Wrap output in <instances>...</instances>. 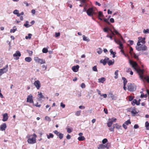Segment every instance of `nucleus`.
<instances>
[{
	"mask_svg": "<svg viewBox=\"0 0 149 149\" xmlns=\"http://www.w3.org/2000/svg\"><path fill=\"white\" fill-rule=\"evenodd\" d=\"M129 63L132 65V67L138 73L139 77L143 78L142 74L144 73V70L141 69L139 68V66L136 62L133 61L131 60H129Z\"/></svg>",
	"mask_w": 149,
	"mask_h": 149,
	"instance_id": "1",
	"label": "nucleus"
},
{
	"mask_svg": "<svg viewBox=\"0 0 149 149\" xmlns=\"http://www.w3.org/2000/svg\"><path fill=\"white\" fill-rule=\"evenodd\" d=\"M136 49L138 51H145L147 50V47L145 45H137L136 46Z\"/></svg>",
	"mask_w": 149,
	"mask_h": 149,
	"instance_id": "2",
	"label": "nucleus"
},
{
	"mask_svg": "<svg viewBox=\"0 0 149 149\" xmlns=\"http://www.w3.org/2000/svg\"><path fill=\"white\" fill-rule=\"evenodd\" d=\"M87 15L91 17L93 16L94 14V10L93 8H89L86 11Z\"/></svg>",
	"mask_w": 149,
	"mask_h": 149,
	"instance_id": "3",
	"label": "nucleus"
},
{
	"mask_svg": "<svg viewBox=\"0 0 149 149\" xmlns=\"http://www.w3.org/2000/svg\"><path fill=\"white\" fill-rule=\"evenodd\" d=\"M34 60L36 62L40 63V64H43L45 63V61L44 59L39 58L37 56H35L34 57Z\"/></svg>",
	"mask_w": 149,
	"mask_h": 149,
	"instance_id": "4",
	"label": "nucleus"
},
{
	"mask_svg": "<svg viewBox=\"0 0 149 149\" xmlns=\"http://www.w3.org/2000/svg\"><path fill=\"white\" fill-rule=\"evenodd\" d=\"M8 65H6L5 67L2 69H0V76L3 74L6 73L8 70Z\"/></svg>",
	"mask_w": 149,
	"mask_h": 149,
	"instance_id": "5",
	"label": "nucleus"
},
{
	"mask_svg": "<svg viewBox=\"0 0 149 149\" xmlns=\"http://www.w3.org/2000/svg\"><path fill=\"white\" fill-rule=\"evenodd\" d=\"M145 38H142V37H139L138 42L137 43V45H141V43H142L143 44H144L146 42L145 41Z\"/></svg>",
	"mask_w": 149,
	"mask_h": 149,
	"instance_id": "6",
	"label": "nucleus"
},
{
	"mask_svg": "<svg viewBox=\"0 0 149 149\" xmlns=\"http://www.w3.org/2000/svg\"><path fill=\"white\" fill-rule=\"evenodd\" d=\"M26 102H29L30 103H33V96L31 94H30L28 96Z\"/></svg>",
	"mask_w": 149,
	"mask_h": 149,
	"instance_id": "7",
	"label": "nucleus"
},
{
	"mask_svg": "<svg viewBox=\"0 0 149 149\" xmlns=\"http://www.w3.org/2000/svg\"><path fill=\"white\" fill-rule=\"evenodd\" d=\"M34 84L37 89H39L41 86V84L39 80H38L35 81Z\"/></svg>",
	"mask_w": 149,
	"mask_h": 149,
	"instance_id": "8",
	"label": "nucleus"
},
{
	"mask_svg": "<svg viewBox=\"0 0 149 149\" xmlns=\"http://www.w3.org/2000/svg\"><path fill=\"white\" fill-rule=\"evenodd\" d=\"M27 142L29 143L33 144L36 143V140L35 137L29 139L27 140Z\"/></svg>",
	"mask_w": 149,
	"mask_h": 149,
	"instance_id": "9",
	"label": "nucleus"
},
{
	"mask_svg": "<svg viewBox=\"0 0 149 149\" xmlns=\"http://www.w3.org/2000/svg\"><path fill=\"white\" fill-rule=\"evenodd\" d=\"M109 58L107 57H106L104 59H102L100 61V62L102 63L104 65H106L107 63L108 62Z\"/></svg>",
	"mask_w": 149,
	"mask_h": 149,
	"instance_id": "10",
	"label": "nucleus"
},
{
	"mask_svg": "<svg viewBox=\"0 0 149 149\" xmlns=\"http://www.w3.org/2000/svg\"><path fill=\"white\" fill-rule=\"evenodd\" d=\"M79 67V66L78 65H77L76 66H73L72 67V69L74 72H77L78 71Z\"/></svg>",
	"mask_w": 149,
	"mask_h": 149,
	"instance_id": "11",
	"label": "nucleus"
},
{
	"mask_svg": "<svg viewBox=\"0 0 149 149\" xmlns=\"http://www.w3.org/2000/svg\"><path fill=\"white\" fill-rule=\"evenodd\" d=\"M128 90L131 91L134 90V87L131 84H128L127 85Z\"/></svg>",
	"mask_w": 149,
	"mask_h": 149,
	"instance_id": "12",
	"label": "nucleus"
},
{
	"mask_svg": "<svg viewBox=\"0 0 149 149\" xmlns=\"http://www.w3.org/2000/svg\"><path fill=\"white\" fill-rule=\"evenodd\" d=\"M8 119V115L7 113H5L3 115V118L2 120L4 121H6Z\"/></svg>",
	"mask_w": 149,
	"mask_h": 149,
	"instance_id": "13",
	"label": "nucleus"
},
{
	"mask_svg": "<svg viewBox=\"0 0 149 149\" xmlns=\"http://www.w3.org/2000/svg\"><path fill=\"white\" fill-rule=\"evenodd\" d=\"M6 127V123H4L3 124L1 125L0 126V129L1 131H4L5 130V129Z\"/></svg>",
	"mask_w": 149,
	"mask_h": 149,
	"instance_id": "14",
	"label": "nucleus"
},
{
	"mask_svg": "<svg viewBox=\"0 0 149 149\" xmlns=\"http://www.w3.org/2000/svg\"><path fill=\"white\" fill-rule=\"evenodd\" d=\"M21 56V53L19 51H17L15 53L13 54V56L14 57H17V56L20 57Z\"/></svg>",
	"mask_w": 149,
	"mask_h": 149,
	"instance_id": "15",
	"label": "nucleus"
},
{
	"mask_svg": "<svg viewBox=\"0 0 149 149\" xmlns=\"http://www.w3.org/2000/svg\"><path fill=\"white\" fill-rule=\"evenodd\" d=\"M143 78H141V77H140V79L142 80L145 79L149 83V76H148L146 77H143V74H142Z\"/></svg>",
	"mask_w": 149,
	"mask_h": 149,
	"instance_id": "16",
	"label": "nucleus"
},
{
	"mask_svg": "<svg viewBox=\"0 0 149 149\" xmlns=\"http://www.w3.org/2000/svg\"><path fill=\"white\" fill-rule=\"evenodd\" d=\"M103 16L104 15L103 14L102 12L100 11H99L98 13V15L99 19L100 20H102V19L101 17H103Z\"/></svg>",
	"mask_w": 149,
	"mask_h": 149,
	"instance_id": "17",
	"label": "nucleus"
},
{
	"mask_svg": "<svg viewBox=\"0 0 149 149\" xmlns=\"http://www.w3.org/2000/svg\"><path fill=\"white\" fill-rule=\"evenodd\" d=\"M140 103L139 102L138 103H137V101L136 99H134L132 102V104L133 106H134L135 104H136L137 105H139Z\"/></svg>",
	"mask_w": 149,
	"mask_h": 149,
	"instance_id": "18",
	"label": "nucleus"
},
{
	"mask_svg": "<svg viewBox=\"0 0 149 149\" xmlns=\"http://www.w3.org/2000/svg\"><path fill=\"white\" fill-rule=\"evenodd\" d=\"M98 82L99 83H103L106 80V79L104 77H102L101 78H99L98 79Z\"/></svg>",
	"mask_w": 149,
	"mask_h": 149,
	"instance_id": "19",
	"label": "nucleus"
},
{
	"mask_svg": "<svg viewBox=\"0 0 149 149\" xmlns=\"http://www.w3.org/2000/svg\"><path fill=\"white\" fill-rule=\"evenodd\" d=\"M113 126H114V128H116L118 129H120L121 128V126L118 125L117 123H116L115 124H114L113 125Z\"/></svg>",
	"mask_w": 149,
	"mask_h": 149,
	"instance_id": "20",
	"label": "nucleus"
},
{
	"mask_svg": "<svg viewBox=\"0 0 149 149\" xmlns=\"http://www.w3.org/2000/svg\"><path fill=\"white\" fill-rule=\"evenodd\" d=\"M106 147V146L105 145H104L103 144H101L99 145L98 148V149H102Z\"/></svg>",
	"mask_w": 149,
	"mask_h": 149,
	"instance_id": "21",
	"label": "nucleus"
},
{
	"mask_svg": "<svg viewBox=\"0 0 149 149\" xmlns=\"http://www.w3.org/2000/svg\"><path fill=\"white\" fill-rule=\"evenodd\" d=\"M29 22L26 21L25 22V23L24 24V26H25L26 28H28L31 26V25L28 24Z\"/></svg>",
	"mask_w": 149,
	"mask_h": 149,
	"instance_id": "22",
	"label": "nucleus"
},
{
	"mask_svg": "<svg viewBox=\"0 0 149 149\" xmlns=\"http://www.w3.org/2000/svg\"><path fill=\"white\" fill-rule=\"evenodd\" d=\"M25 60L26 61L29 62L31 61L32 59L30 57H28L25 58Z\"/></svg>",
	"mask_w": 149,
	"mask_h": 149,
	"instance_id": "23",
	"label": "nucleus"
},
{
	"mask_svg": "<svg viewBox=\"0 0 149 149\" xmlns=\"http://www.w3.org/2000/svg\"><path fill=\"white\" fill-rule=\"evenodd\" d=\"M110 52L111 54L113 55V57L114 58L115 57L116 53L115 52H113L112 49H111L110 50Z\"/></svg>",
	"mask_w": 149,
	"mask_h": 149,
	"instance_id": "24",
	"label": "nucleus"
},
{
	"mask_svg": "<svg viewBox=\"0 0 149 149\" xmlns=\"http://www.w3.org/2000/svg\"><path fill=\"white\" fill-rule=\"evenodd\" d=\"M122 79L123 81V84L125 85H126V84L127 82V79L125 77H123L122 78Z\"/></svg>",
	"mask_w": 149,
	"mask_h": 149,
	"instance_id": "25",
	"label": "nucleus"
},
{
	"mask_svg": "<svg viewBox=\"0 0 149 149\" xmlns=\"http://www.w3.org/2000/svg\"><path fill=\"white\" fill-rule=\"evenodd\" d=\"M111 29L108 27H106L103 29V31L104 32L108 33V31H110Z\"/></svg>",
	"mask_w": 149,
	"mask_h": 149,
	"instance_id": "26",
	"label": "nucleus"
},
{
	"mask_svg": "<svg viewBox=\"0 0 149 149\" xmlns=\"http://www.w3.org/2000/svg\"><path fill=\"white\" fill-rule=\"evenodd\" d=\"M38 96L40 98H44V96L43 95L42 93L41 92L39 93L38 92Z\"/></svg>",
	"mask_w": 149,
	"mask_h": 149,
	"instance_id": "27",
	"label": "nucleus"
},
{
	"mask_svg": "<svg viewBox=\"0 0 149 149\" xmlns=\"http://www.w3.org/2000/svg\"><path fill=\"white\" fill-rule=\"evenodd\" d=\"M78 140L79 141H82L85 140V138L84 136H79L78 138Z\"/></svg>",
	"mask_w": 149,
	"mask_h": 149,
	"instance_id": "28",
	"label": "nucleus"
},
{
	"mask_svg": "<svg viewBox=\"0 0 149 149\" xmlns=\"http://www.w3.org/2000/svg\"><path fill=\"white\" fill-rule=\"evenodd\" d=\"M102 52V49L100 48H99L97 49V52L99 54H101Z\"/></svg>",
	"mask_w": 149,
	"mask_h": 149,
	"instance_id": "29",
	"label": "nucleus"
},
{
	"mask_svg": "<svg viewBox=\"0 0 149 149\" xmlns=\"http://www.w3.org/2000/svg\"><path fill=\"white\" fill-rule=\"evenodd\" d=\"M83 40L84 41H87V42L89 41L90 40L89 39H87V37H86L85 35H83L82 36Z\"/></svg>",
	"mask_w": 149,
	"mask_h": 149,
	"instance_id": "30",
	"label": "nucleus"
},
{
	"mask_svg": "<svg viewBox=\"0 0 149 149\" xmlns=\"http://www.w3.org/2000/svg\"><path fill=\"white\" fill-rule=\"evenodd\" d=\"M54 135L52 133H49V135H47V137L48 139H50V138H53L54 137Z\"/></svg>",
	"mask_w": 149,
	"mask_h": 149,
	"instance_id": "31",
	"label": "nucleus"
},
{
	"mask_svg": "<svg viewBox=\"0 0 149 149\" xmlns=\"http://www.w3.org/2000/svg\"><path fill=\"white\" fill-rule=\"evenodd\" d=\"M114 61H112L111 60H109L108 61V64L109 65H110L113 64Z\"/></svg>",
	"mask_w": 149,
	"mask_h": 149,
	"instance_id": "32",
	"label": "nucleus"
},
{
	"mask_svg": "<svg viewBox=\"0 0 149 149\" xmlns=\"http://www.w3.org/2000/svg\"><path fill=\"white\" fill-rule=\"evenodd\" d=\"M118 70H116L114 74L115 75V76L114 77L115 79H117L118 78Z\"/></svg>",
	"mask_w": 149,
	"mask_h": 149,
	"instance_id": "33",
	"label": "nucleus"
},
{
	"mask_svg": "<svg viewBox=\"0 0 149 149\" xmlns=\"http://www.w3.org/2000/svg\"><path fill=\"white\" fill-rule=\"evenodd\" d=\"M145 126L147 130H149V123L148 121H146L145 123Z\"/></svg>",
	"mask_w": 149,
	"mask_h": 149,
	"instance_id": "34",
	"label": "nucleus"
},
{
	"mask_svg": "<svg viewBox=\"0 0 149 149\" xmlns=\"http://www.w3.org/2000/svg\"><path fill=\"white\" fill-rule=\"evenodd\" d=\"M141 98L143 97H147V95H144V93L142 92H141Z\"/></svg>",
	"mask_w": 149,
	"mask_h": 149,
	"instance_id": "35",
	"label": "nucleus"
},
{
	"mask_svg": "<svg viewBox=\"0 0 149 149\" xmlns=\"http://www.w3.org/2000/svg\"><path fill=\"white\" fill-rule=\"evenodd\" d=\"M116 118H112L111 120L109 122L111 123V124H113V122H115L116 121Z\"/></svg>",
	"mask_w": 149,
	"mask_h": 149,
	"instance_id": "36",
	"label": "nucleus"
},
{
	"mask_svg": "<svg viewBox=\"0 0 149 149\" xmlns=\"http://www.w3.org/2000/svg\"><path fill=\"white\" fill-rule=\"evenodd\" d=\"M131 122L130 120H128L127 121H126L124 124H125L126 125H128L129 124H130Z\"/></svg>",
	"mask_w": 149,
	"mask_h": 149,
	"instance_id": "37",
	"label": "nucleus"
},
{
	"mask_svg": "<svg viewBox=\"0 0 149 149\" xmlns=\"http://www.w3.org/2000/svg\"><path fill=\"white\" fill-rule=\"evenodd\" d=\"M93 70L95 72H97V70L96 65L94 66L92 68Z\"/></svg>",
	"mask_w": 149,
	"mask_h": 149,
	"instance_id": "38",
	"label": "nucleus"
},
{
	"mask_svg": "<svg viewBox=\"0 0 149 149\" xmlns=\"http://www.w3.org/2000/svg\"><path fill=\"white\" fill-rule=\"evenodd\" d=\"M32 36V34H31L29 33L28 34V36H26L25 37V38L26 39H30L31 38V36Z\"/></svg>",
	"mask_w": 149,
	"mask_h": 149,
	"instance_id": "39",
	"label": "nucleus"
},
{
	"mask_svg": "<svg viewBox=\"0 0 149 149\" xmlns=\"http://www.w3.org/2000/svg\"><path fill=\"white\" fill-rule=\"evenodd\" d=\"M42 52L43 53H47L48 52V49L47 48H44L42 50Z\"/></svg>",
	"mask_w": 149,
	"mask_h": 149,
	"instance_id": "40",
	"label": "nucleus"
},
{
	"mask_svg": "<svg viewBox=\"0 0 149 149\" xmlns=\"http://www.w3.org/2000/svg\"><path fill=\"white\" fill-rule=\"evenodd\" d=\"M59 136V138L61 139H62L63 136V134L62 133H59V134L58 135Z\"/></svg>",
	"mask_w": 149,
	"mask_h": 149,
	"instance_id": "41",
	"label": "nucleus"
},
{
	"mask_svg": "<svg viewBox=\"0 0 149 149\" xmlns=\"http://www.w3.org/2000/svg\"><path fill=\"white\" fill-rule=\"evenodd\" d=\"M131 113L132 114V116H134L135 114L137 113V112L135 111H131Z\"/></svg>",
	"mask_w": 149,
	"mask_h": 149,
	"instance_id": "42",
	"label": "nucleus"
},
{
	"mask_svg": "<svg viewBox=\"0 0 149 149\" xmlns=\"http://www.w3.org/2000/svg\"><path fill=\"white\" fill-rule=\"evenodd\" d=\"M143 32L145 34L149 33V29H147L146 30L144 29L143 31Z\"/></svg>",
	"mask_w": 149,
	"mask_h": 149,
	"instance_id": "43",
	"label": "nucleus"
},
{
	"mask_svg": "<svg viewBox=\"0 0 149 149\" xmlns=\"http://www.w3.org/2000/svg\"><path fill=\"white\" fill-rule=\"evenodd\" d=\"M81 112V111H77L76 112V113H75V115L77 116H79L80 115Z\"/></svg>",
	"mask_w": 149,
	"mask_h": 149,
	"instance_id": "44",
	"label": "nucleus"
},
{
	"mask_svg": "<svg viewBox=\"0 0 149 149\" xmlns=\"http://www.w3.org/2000/svg\"><path fill=\"white\" fill-rule=\"evenodd\" d=\"M104 22H106L109 25L110 24V22H109L108 20L107 19H104Z\"/></svg>",
	"mask_w": 149,
	"mask_h": 149,
	"instance_id": "45",
	"label": "nucleus"
},
{
	"mask_svg": "<svg viewBox=\"0 0 149 149\" xmlns=\"http://www.w3.org/2000/svg\"><path fill=\"white\" fill-rule=\"evenodd\" d=\"M120 44L119 45V48L120 49H123V45L121 42H119Z\"/></svg>",
	"mask_w": 149,
	"mask_h": 149,
	"instance_id": "46",
	"label": "nucleus"
},
{
	"mask_svg": "<svg viewBox=\"0 0 149 149\" xmlns=\"http://www.w3.org/2000/svg\"><path fill=\"white\" fill-rule=\"evenodd\" d=\"M108 141L107 139H104L102 141V143L103 144H105Z\"/></svg>",
	"mask_w": 149,
	"mask_h": 149,
	"instance_id": "47",
	"label": "nucleus"
},
{
	"mask_svg": "<svg viewBox=\"0 0 149 149\" xmlns=\"http://www.w3.org/2000/svg\"><path fill=\"white\" fill-rule=\"evenodd\" d=\"M45 119L46 120H47L48 121H51V119L50 118L48 117V116H46L45 118Z\"/></svg>",
	"mask_w": 149,
	"mask_h": 149,
	"instance_id": "48",
	"label": "nucleus"
},
{
	"mask_svg": "<svg viewBox=\"0 0 149 149\" xmlns=\"http://www.w3.org/2000/svg\"><path fill=\"white\" fill-rule=\"evenodd\" d=\"M81 3H85L86 5V2L88 1V0H80Z\"/></svg>",
	"mask_w": 149,
	"mask_h": 149,
	"instance_id": "49",
	"label": "nucleus"
},
{
	"mask_svg": "<svg viewBox=\"0 0 149 149\" xmlns=\"http://www.w3.org/2000/svg\"><path fill=\"white\" fill-rule=\"evenodd\" d=\"M107 125L108 127H111L112 126V124H111V123L110 122H108L107 123Z\"/></svg>",
	"mask_w": 149,
	"mask_h": 149,
	"instance_id": "50",
	"label": "nucleus"
},
{
	"mask_svg": "<svg viewBox=\"0 0 149 149\" xmlns=\"http://www.w3.org/2000/svg\"><path fill=\"white\" fill-rule=\"evenodd\" d=\"M60 33L59 32L56 33L55 36L56 37H58L60 36Z\"/></svg>",
	"mask_w": 149,
	"mask_h": 149,
	"instance_id": "51",
	"label": "nucleus"
},
{
	"mask_svg": "<svg viewBox=\"0 0 149 149\" xmlns=\"http://www.w3.org/2000/svg\"><path fill=\"white\" fill-rule=\"evenodd\" d=\"M81 86L82 88H84L86 87V85L84 83H82L81 84Z\"/></svg>",
	"mask_w": 149,
	"mask_h": 149,
	"instance_id": "52",
	"label": "nucleus"
},
{
	"mask_svg": "<svg viewBox=\"0 0 149 149\" xmlns=\"http://www.w3.org/2000/svg\"><path fill=\"white\" fill-rule=\"evenodd\" d=\"M72 129H70V128H68L67 130V132L68 133H70L72 132Z\"/></svg>",
	"mask_w": 149,
	"mask_h": 149,
	"instance_id": "53",
	"label": "nucleus"
},
{
	"mask_svg": "<svg viewBox=\"0 0 149 149\" xmlns=\"http://www.w3.org/2000/svg\"><path fill=\"white\" fill-rule=\"evenodd\" d=\"M133 98L132 96H130L129 97L128 100L129 101H131L133 100Z\"/></svg>",
	"mask_w": 149,
	"mask_h": 149,
	"instance_id": "54",
	"label": "nucleus"
},
{
	"mask_svg": "<svg viewBox=\"0 0 149 149\" xmlns=\"http://www.w3.org/2000/svg\"><path fill=\"white\" fill-rule=\"evenodd\" d=\"M17 30V29L16 28L15 29H11L10 30V33H14L15 31Z\"/></svg>",
	"mask_w": 149,
	"mask_h": 149,
	"instance_id": "55",
	"label": "nucleus"
},
{
	"mask_svg": "<svg viewBox=\"0 0 149 149\" xmlns=\"http://www.w3.org/2000/svg\"><path fill=\"white\" fill-rule=\"evenodd\" d=\"M19 13V11L18 10H15L14 11L13 13L14 14L17 15Z\"/></svg>",
	"mask_w": 149,
	"mask_h": 149,
	"instance_id": "56",
	"label": "nucleus"
},
{
	"mask_svg": "<svg viewBox=\"0 0 149 149\" xmlns=\"http://www.w3.org/2000/svg\"><path fill=\"white\" fill-rule=\"evenodd\" d=\"M30 56H31L33 54V52L31 51H29L28 52Z\"/></svg>",
	"mask_w": 149,
	"mask_h": 149,
	"instance_id": "57",
	"label": "nucleus"
},
{
	"mask_svg": "<svg viewBox=\"0 0 149 149\" xmlns=\"http://www.w3.org/2000/svg\"><path fill=\"white\" fill-rule=\"evenodd\" d=\"M127 125H126L125 124H123V127H124V128L125 129H126L127 128V126H126Z\"/></svg>",
	"mask_w": 149,
	"mask_h": 149,
	"instance_id": "58",
	"label": "nucleus"
},
{
	"mask_svg": "<svg viewBox=\"0 0 149 149\" xmlns=\"http://www.w3.org/2000/svg\"><path fill=\"white\" fill-rule=\"evenodd\" d=\"M110 21L111 23H114V19L113 18H111L110 19Z\"/></svg>",
	"mask_w": 149,
	"mask_h": 149,
	"instance_id": "59",
	"label": "nucleus"
},
{
	"mask_svg": "<svg viewBox=\"0 0 149 149\" xmlns=\"http://www.w3.org/2000/svg\"><path fill=\"white\" fill-rule=\"evenodd\" d=\"M139 127V125L137 124H135L134 125V129H137Z\"/></svg>",
	"mask_w": 149,
	"mask_h": 149,
	"instance_id": "60",
	"label": "nucleus"
},
{
	"mask_svg": "<svg viewBox=\"0 0 149 149\" xmlns=\"http://www.w3.org/2000/svg\"><path fill=\"white\" fill-rule=\"evenodd\" d=\"M61 106L63 108H64L65 107V105L64 104H63V102H61Z\"/></svg>",
	"mask_w": 149,
	"mask_h": 149,
	"instance_id": "61",
	"label": "nucleus"
},
{
	"mask_svg": "<svg viewBox=\"0 0 149 149\" xmlns=\"http://www.w3.org/2000/svg\"><path fill=\"white\" fill-rule=\"evenodd\" d=\"M54 132V133L55 134H56L58 136V134H59V132H58L56 130H55Z\"/></svg>",
	"mask_w": 149,
	"mask_h": 149,
	"instance_id": "62",
	"label": "nucleus"
},
{
	"mask_svg": "<svg viewBox=\"0 0 149 149\" xmlns=\"http://www.w3.org/2000/svg\"><path fill=\"white\" fill-rule=\"evenodd\" d=\"M131 71V69L130 68H128L127 69L126 72H129Z\"/></svg>",
	"mask_w": 149,
	"mask_h": 149,
	"instance_id": "63",
	"label": "nucleus"
},
{
	"mask_svg": "<svg viewBox=\"0 0 149 149\" xmlns=\"http://www.w3.org/2000/svg\"><path fill=\"white\" fill-rule=\"evenodd\" d=\"M129 42L130 44L131 45H132L134 43L133 41L132 40H130L129 41Z\"/></svg>",
	"mask_w": 149,
	"mask_h": 149,
	"instance_id": "64",
	"label": "nucleus"
}]
</instances>
